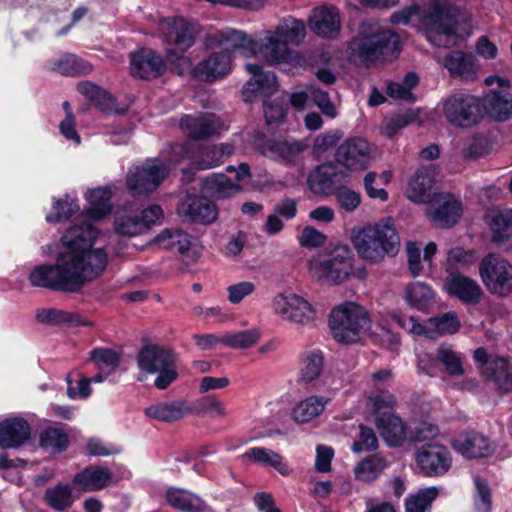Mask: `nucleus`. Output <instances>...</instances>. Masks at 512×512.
<instances>
[{"mask_svg":"<svg viewBox=\"0 0 512 512\" xmlns=\"http://www.w3.org/2000/svg\"><path fill=\"white\" fill-rule=\"evenodd\" d=\"M99 232L89 222L70 227L62 236L64 249L53 265H38L29 274L32 286L53 291L76 292L104 272L106 252L93 249Z\"/></svg>","mask_w":512,"mask_h":512,"instance_id":"obj_1","label":"nucleus"},{"mask_svg":"<svg viewBox=\"0 0 512 512\" xmlns=\"http://www.w3.org/2000/svg\"><path fill=\"white\" fill-rule=\"evenodd\" d=\"M414 15H417L426 39L439 47L454 45L459 33L464 31L461 25L470 21L469 15L451 0H430L422 10L417 6H408L395 11L390 16V22L406 25Z\"/></svg>","mask_w":512,"mask_h":512,"instance_id":"obj_2","label":"nucleus"},{"mask_svg":"<svg viewBox=\"0 0 512 512\" xmlns=\"http://www.w3.org/2000/svg\"><path fill=\"white\" fill-rule=\"evenodd\" d=\"M243 40V32L235 29H225L208 35L204 45L210 53L194 66L193 77L212 83L230 74L232 53L242 49Z\"/></svg>","mask_w":512,"mask_h":512,"instance_id":"obj_3","label":"nucleus"},{"mask_svg":"<svg viewBox=\"0 0 512 512\" xmlns=\"http://www.w3.org/2000/svg\"><path fill=\"white\" fill-rule=\"evenodd\" d=\"M399 52V36L378 24L364 25L361 32L349 43L350 57L366 67L392 60Z\"/></svg>","mask_w":512,"mask_h":512,"instance_id":"obj_4","label":"nucleus"},{"mask_svg":"<svg viewBox=\"0 0 512 512\" xmlns=\"http://www.w3.org/2000/svg\"><path fill=\"white\" fill-rule=\"evenodd\" d=\"M351 241L359 257L371 263L394 256L400 247V237L390 218L354 230Z\"/></svg>","mask_w":512,"mask_h":512,"instance_id":"obj_5","label":"nucleus"},{"mask_svg":"<svg viewBox=\"0 0 512 512\" xmlns=\"http://www.w3.org/2000/svg\"><path fill=\"white\" fill-rule=\"evenodd\" d=\"M354 258L346 247L336 248L330 254L318 253L308 262L310 275L322 283L339 285L351 277L365 279L364 267L354 268Z\"/></svg>","mask_w":512,"mask_h":512,"instance_id":"obj_6","label":"nucleus"},{"mask_svg":"<svg viewBox=\"0 0 512 512\" xmlns=\"http://www.w3.org/2000/svg\"><path fill=\"white\" fill-rule=\"evenodd\" d=\"M329 326L337 342L354 344L368 335L371 321L362 306L354 302H346L331 311Z\"/></svg>","mask_w":512,"mask_h":512,"instance_id":"obj_7","label":"nucleus"},{"mask_svg":"<svg viewBox=\"0 0 512 512\" xmlns=\"http://www.w3.org/2000/svg\"><path fill=\"white\" fill-rule=\"evenodd\" d=\"M159 32L168 58L176 57L190 66L183 54L195 44L200 27L183 17H168L159 21Z\"/></svg>","mask_w":512,"mask_h":512,"instance_id":"obj_8","label":"nucleus"},{"mask_svg":"<svg viewBox=\"0 0 512 512\" xmlns=\"http://www.w3.org/2000/svg\"><path fill=\"white\" fill-rule=\"evenodd\" d=\"M177 355L170 349L157 345H145L137 355L138 368L147 374H156L154 386L159 390L168 388L177 378Z\"/></svg>","mask_w":512,"mask_h":512,"instance_id":"obj_9","label":"nucleus"},{"mask_svg":"<svg viewBox=\"0 0 512 512\" xmlns=\"http://www.w3.org/2000/svg\"><path fill=\"white\" fill-rule=\"evenodd\" d=\"M169 174V167L160 159L146 160L129 169L125 183L129 194L135 198H147L154 193Z\"/></svg>","mask_w":512,"mask_h":512,"instance_id":"obj_10","label":"nucleus"},{"mask_svg":"<svg viewBox=\"0 0 512 512\" xmlns=\"http://www.w3.org/2000/svg\"><path fill=\"white\" fill-rule=\"evenodd\" d=\"M479 274L487 290L498 296L512 294V264L498 254H489L479 264Z\"/></svg>","mask_w":512,"mask_h":512,"instance_id":"obj_11","label":"nucleus"},{"mask_svg":"<svg viewBox=\"0 0 512 512\" xmlns=\"http://www.w3.org/2000/svg\"><path fill=\"white\" fill-rule=\"evenodd\" d=\"M242 50L265 60L270 65L286 63L291 60L292 52L274 31L267 30L261 42H257L243 33Z\"/></svg>","mask_w":512,"mask_h":512,"instance_id":"obj_12","label":"nucleus"},{"mask_svg":"<svg viewBox=\"0 0 512 512\" xmlns=\"http://www.w3.org/2000/svg\"><path fill=\"white\" fill-rule=\"evenodd\" d=\"M442 110L449 123L458 127H471L478 121L480 102L472 95L457 93L443 101Z\"/></svg>","mask_w":512,"mask_h":512,"instance_id":"obj_13","label":"nucleus"},{"mask_svg":"<svg viewBox=\"0 0 512 512\" xmlns=\"http://www.w3.org/2000/svg\"><path fill=\"white\" fill-rule=\"evenodd\" d=\"M271 307L277 316L292 323L307 324L315 316L312 305L295 293L275 295Z\"/></svg>","mask_w":512,"mask_h":512,"instance_id":"obj_14","label":"nucleus"},{"mask_svg":"<svg viewBox=\"0 0 512 512\" xmlns=\"http://www.w3.org/2000/svg\"><path fill=\"white\" fill-rule=\"evenodd\" d=\"M473 358L480 366L482 375L494 382L498 389L504 393L512 391V371L508 361L499 356H488L483 348H477L474 351Z\"/></svg>","mask_w":512,"mask_h":512,"instance_id":"obj_15","label":"nucleus"},{"mask_svg":"<svg viewBox=\"0 0 512 512\" xmlns=\"http://www.w3.org/2000/svg\"><path fill=\"white\" fill-rule=\"evenodd\" d=\"M415 462L420 472L429 477L446 474L452 466V456L448 448L433 443L421 447L415 454Z\"/></svg>","mask_w":512,"mask_h":512,"instance_id":"obj_16","label":"nucleus"},{"mask_svg":"<svg viewBox=\"0 0 512 512\" xmlns=\"http://www.w3.org/2000/svg\"><path fill=\"white\" fill-rule=\"evenodd\" d=\"M461 213V202L449 193H434L427 203L426 216L437 227L453 226Z\"/></svg>","mask_w":512,"mask_h":512,"instance_id":"obj_17","label":"nucleus"},{"mask_svg":"<svg viewBox=\"0 0 512 512\" xmlns=\"http://www.w3.org/2000/svg\"><path fill=\"white\" fill-rule=\"evenodd\" d=\"M370 159L371 146L361 137L347 139L336 152L337 162L352 171L365 169Z\"/></svg>","mask_w":512,"mask_h":512,"instance_id":"obj_18","label":"nucleus"},{"mask_svg":"<svg viewBox=\"0 0 512 512\" xmlns=\"http://www.w3.org/2000/svg\"><path fill=\"white\" fill-rule=\"evenodd\" d=\"M234 153L233 145L222 143L219 145L198 146L195 159L191 167L183 169V175L188 181L194 176L193 170H208L221 165L228 157Z\"/></svg>","mask_w":512,"mask_h":512,"instance_id":"obj_19","label":"nucleus"},{"mask_svg":"<svg viewBox=\"0 0 512 512\" xmlns=\"http://www.w3.org/2000/svg\"><path fill=\"white\" fill-rule=\"evenodd\" d=\"M246 69L253 77L245 84L242 98L245 102H253L258 97H268L278 90V83L274 73H262L259 64H247Z\"/></svg>","mask_w":512,"mask_h":512,"instance_id":"obj_20","label":"nucleus"},{"mask_svg":"<svg viewBox=\"0 0 512 512\" xmlns=\"http://www.w3.org/2000/svg\"><path fill=\"white\" fill-rule=\"evenodd\" d=\"M178 214L185 221L210 224L217 218L216 206L207 198L187 195L178 205Z\"/></svg>","mask_w":512,"mask_h":512,"instance_id":"obj_21","label":"nucleus"},{"mask_svg":"<svg viewBox=\"0 0 512 512\" xmlns=\"http://www.w3.org/2000/svg\"><path fill=\"white\" fill-rule=\"evenodd\" d=\"M443 287L447 294L465 304L475 305L480 302L483 296V290L478 282L459 272L449 273L444 280Z\"/></svg>","mask_w":512,"mask_h":512,"instance_id":"obj_22","label":"nucleus"},{"mask_svg":"<svg viewBox=\"0 0 512 512\" xmlns=\"http://www.w3.org/2000/svg\"><path fill=\"white\" fill-rule=\"evenodd\" d=\"M180 127L187 137L201 140L218 134L224 129V124L213 114H198L182 117Z\"/></svg>","mask_w":512,"mask_h":512,"instance_id":"obj_23","label":"nucleus"},{"mask_svg":"<svg viewBox=\"0 0 512 512\" xmlns=\"http://www.w3.org/2000/svg\"><path fill=\"white\" fill-rule=\"evenodd\" d=\"M309 28L321 38L332 39L337 37L341 31L338 9L327 6L315 8L309 19Z\"/></svg>","mask_w":512,"mask_h":512,"instance_id":"obj_24","label":"nucleus"},{"mask_svg":"<svg viewBox=\"0 0 512 512\" xmlns=\"http://www.w3.org/2000/svg\"><path fill=\"white\" fill-rule=\"evenodd\" d=\"M130 60L131 73L141 79L156 78L166 69L162 57L152 49H140L131 54Z\"/></svg>","mask_w":512,"mask_h":512,"instance_id":"obj_25","label":"nucleus"},{"mask_svg":"<svg viewBox=\"0 0 512 512\" xmlns=\"http://www.w3.org/2000/svg\"><path fill=\"white\" fill-rule=\"evenodd\" d=\"M434 170L432 166L421 167L409 179L405 190L406 197L418 204H427L433 196Z\"/></svg>","mask_w":512,"mask_h":512,"instance_id":"obj_26","label":"nucleus"},{"mask_svg":"<svg viewBox=\"0 0 512 512\" xmlns=\"http://www.w3.org/2000/svg\"><path fill=\"white\" fill-rule=\"evenodd\" d=\"M375 426L382 439L392 447L401 446L408 438L407 427L395 413L376 416Z\"/></svg>","mask_w":512,"mask_h":512,"instance_id":"obj_27","label":"nucleus"},{"mask_svg":"<svg viewBox=\"0 0 512 512\" xmlns=\"http://www.w3.org/2000/svg\"><path fill=\"white\" fill-rule=\"evenodd\" d=\"M113 481L112 472L102 466H88L74 475L72 484L82 492H93L109 486Z\"/></svg>","mask_w":512,"mask_h":512,"instance_id":"obj_28","label":"nucleus"},{"mask_svg":"<svg viewBox=\"0 0 512 512\" xmlns=\"http://www.w3.org/2000/svg\"><path fill=\"white\" fill-rule=\"evenodd\" d=\"M159 248L179 253L184 258L195 261L197 254L192 250L191 237L182 230L165 229L153 240Z\"/></svg>","mask_w":512,"mask_h":512,"instance_id":"obj_29","label":"nucleus"},{"mask_svg":"<svg viewBox=\"0 0 512 512\" xmlns=\"http://www.w3.org/2000/svg\"><path fill=\"white\" fill-rule=\"evenodd\" d=\"M145 415L163 423H174L183 419L190 413V408L185 400H165L151 404L144 410Z\"/></svg>","mask_w":512,"mask_h":512,"instance_id":"obj_30","label":"nucleus"},{"mask_svg":"<svg viewBox=\"0 0 512 512\" xmlns=\"http://www.w3.org/2000/svg\"><path fill=\"white\" fill-rule=\"evenodd\" d=\"M452 445L458 453L467 458L486 457L492 452L488 438L477 432L460 435L453 440Z\"/></svg>","mask_w":512,"mask_h":512,"instance_id":"obj_31","label":"nucleus"},{"mask_svg":"<svg viewBox=\"0 0 512 512\" xmlns=\"http://www.w3.org/2000/svg\"><path fill=\"white\" fill-rule=\"evenodd\" d=\"M30 437V426L21 418H11L0 423V446L14 448L24 444Z\"/></svg>","mask_w":512,"mask_h":512,"instance_id":"obj_32","label":"nucleus"},{"mask_svg":"<svg viewBox=\"0 0 512 512\" xmlns=\"http://www.w3.org/2000/svg\"><path fill=\"white\" fill-rule=\"evenodd\" d=\"M442 64L453 77L463 80H473L476 78L477 64L475 59L462 51L454 50L447 53Z\"/></svg>","mask_w":512,"mask_h":512,"instance_id":"obj_33","label":"nucleus"},{"mask_svg":"<svg viewBox=\"0 0 512 512\" xmlns=\"http://www.w3.org/2000/svg\"><path fill=\"white\" fill-rule=\"evenodd\" d=\"M39 323L49 325H67L70 327H90L92 322L84 316L56 308H42L35 315Z\"/></svg>","mask_w":512,"mask_h":512,"instance_id":"obj_34","label":"nucleus"},{"mask_svg":"<svg viewBox=\"0 0 512 512\" xmlns=\"http://www.w3.org/2000/svg\"><path fill=\"white\" fill-rule=\"evenodd\" d=\"M403 299L409 307L426 311L435 300V292L427 283L414 281L404 287Z\"/></svg>","mask_w":512,"mask_h":512,"instance_id":"obj_35","label":"nucleus"},{"mask_svg":"<svg viewBox=\"0 0 512 512\" xmlns=\"http://www.w3.org/2000/svg\"><path fill=\"white\" fill-rule=\"evenodd\" d=\"M201 189L216 199H226L236 195L240 186L225 174H212L201 180Z\"/></svg>","mask_w":512,"mask_h":512,"instance_id":"obj_36","label":"nucleus"},{"mask_svg":"<svg viewBox=\"0 0 512 512\" xmlns=\"http://www.w3.org/2000/svg\"><path fill=\"white\" fill-rule=\"evenodd\" d=\"M242 458L254 463L262 464L265 467H272L282 476H288L292 472L289 465L284 461V458L280 454L268 448H250L242 455Z\"/></svg>","mask_w":512,"mask_h":512,"instance_id":"obj_37","label":"nucleus"},{"mask_svg":"<svg viewBox=\"0 0 512 512\" xmlns=\"http://www.w3.org/2000/svg\"><path fill=\"white\" fill-rule=\"evenodd\" d=\"M436 360L443 365L451 377H461L465 374V355L454 349L451 344L441 343L436 349Z\"/></svg>","mask_w":512,"mask_h":512,"instance_id":"obj_38","label":"nucleus"},{"mask_svg":"<svg viewBox=\"0 0 512 512\" xmlns=\"http://www.w3.org/2000/svg\"><path fill=\"white\" fill-rule=\"evenodd\" d=\"M305 146L295 140H269L262 148L263 154L275 160L293 161Z\"/></svg>","mask_w":512,"mask_h":512,"instance_id":"obj_39","label":"nucleus"},{"mask_svg":"<svg viewBox=\"0 0 512 512\" xmlns=\"http://www.w3.org/2000/svg\"><path fill=\"white\" fill-rule=\"evenodd\" d=\"M483 107L495 120L505 121L512 114V95L507 91H490L483 99Z\"/></svg>","mask_w":512,"mask_h":512,"instance_id":"obj_40","label":"nucleus"},{"mask_svg":"<svg viewBox=\"0 0 512 512\" xmlns=\"http://www.w3.org/2000/svg\"><path fill=\"white\" fill-rule=\"evenodd\" d=\"M329 398L323 396H310L299 401L292 409L291 415L298 423H307L318 417L325 409Z\"/></svg>","mask_w":512,"mask_h":512,"instance_id":"obj_41","label":"nucleus"},{"mask_svg":"<svg viewBox=\"0 0 512 512\" xmlns=\"http://www.w3.org/2000/svg\"><path fill=\"white\" fill-rule=\"evenodd\" d=\"M388 462L386 458L379 454H373L365 457L354 467L355 479L365 483L375 481L386 469Z\"/></svg>","mask_w":512,"mask_h":512,"instance_id":"obj_42","label":"nucleus"},{"mask_svg":"<svg viewBox=\"0 0 512 512\" xmlns=\"http://www.w3.org/2000/svg\"><path fill=\"white\" fill-rule=\"evenodd\" d=\"M487 222L493 242L502 243L512 237V210L492 211L487 215Z\"/></svg>","mask_w":512,"mask_h":512,"instance_id":"obj_43","label":"nucleus"},{"mask_svg":"<svg viewBox=\"0 0 512 512\" xmlns=\"http://www.w3.org/2000/svg\"><path fill=\"white\" fill-rule=\"evenodd\" d=\"M431 339H437L445 335H453L460 330L461 321L454 311L436 315L428 319Z\"/></svg>","mask_w":512,"mask_h":512,"instance_id":"obj_44","label":"nucleus"},{"mask_svg":"<svg viewBox=\"0 0 512 512\" xmlns=\"http://www.w3.org/2000/svg\"><path fill=\"white\" fill-rule=\"evenodd\" d=\"M78 90L90 102L103 112H112L116 106V100L106 90L91 82H83L78 85Z\"/></svg>","mask_w":512,"mask_h":512,"instance_id":"obj_45","label":"nucleus"},{"mask_svg":"<svg viewBox=\"0 0 512 512\" xmlns=\"http://www.w3.org/2000/svg\"><path fill=\"white\" fill-rule=\"evenodd\" d=\"M166 500L173 508L186 512H200L205 507L200 498L185 490L177 488H170L167 490Z\"/></svg>","mask_w":512,"mask_h":512,"instance_id":"obj_46","label":"nucleus"},{"mask_svg":"<svg viewBox=\"0 0 512 512\" xmlns=\"http://www.w3.org/2000/svg\"><path fill=\"white\" fill-rule=\"evenodd\" d=\"M273 31L287 46L299 45L306 36L304 23L294 18L284 19Z\"/></svg>","mask_w":512,"mask_h":512,"instance_id":"obj_47","label":"nucleus"},{"mask_svg":"<svg viewBox=\"0 0 512 512\" xmlns=\"http://www.w3.org/2000/svg\"><path fill=\"white\" fill-rule=\"evenodd\" d=\"M44 499L49 507L58 512L69 509L74 503L72 488L68 484L48 488Z\"/></svg>","mask_w":512,"mask_h":512,"instance_id":"obj_48","label":"nucleus"},{"mask_svg":"<svg viewBox=\"0 0 512 512\" xmlns=\"http://www.w3.org/2000/svg\"><path fill=\"white\" fill-rule=\"evenodd\" d=\"M112 192L108 188H98L88 193L87 199L90 203L88 215L96 220L102 219L110 213V199Z\"/></svg>","mask_w":512,"mask_h":512,"instance_id":"obj_49","label":"nucleus"},{"mask_svg":"<svg viewBox=\"0 0 512 512\" xmlns=\"http://www.w3.org/2000/svg\"><path fill=\"white\" fill-rule=\"evenodd\" d=\"M439 495L437 487L419 489L405 500V512H428Z\"/></svg>","mask_w":512,"mask_h":512,"instance_id":"obj_50","label":"nucleus"},{"mask_svg":"<svg viewBox=\"0 0 512 512\" xmlns=\"http://www.w3.org/2000/svg\"><path fill=\"white\" fill-rule=\"evenodd\" d=\"M260 336V331L253 328L233 334H225L220 338V341L225 346L233 349H249L259 341Z\"/></svg>","mask_w":512,"mask_h":512,"instance_id":"obj_51","label":"nucleus"},{"mask_svg":"<svg viewBox=\"0 0 512 512\" xmlns=\"http://www.w3.org/2000/svg\"><path fill=\"white\" fill-rule=\"evenodd\" d=\"M114 229L116 233L124 236L133 237L142 234L144 231V223L141 222L138 215L131 214L128 211L119 213L114 221Z\"/></svg>","mask_w":512,"mask_h":512,"instance_id":"obj_52","label":"nucleus"},{"mask_svg":"<svg viewBox=\"0 0 512 512\" xmlns=\"http://www.w3.org/2000/svg\"><path fill=\"white\" fill-rule=\"evenodd\" d=\"M419 78L416 73L406 74L402 82H391L387 85L386 93L396 100L414 101L412 89L416 87Z\"/></svg>","mask_w":512,"mask_h":512,"instance_id":"obj_53","label":"nucleus"},{"mask_svg":"<svg viewBox=\"0 0 512 512\" xmlns=\"http://www.w3.org/2000/svg\"><path fill=\"white\" fill-rule=\"evenodd\" d=\"M418 118L419 112L417 110H408L402 114L386 117L383 122V134L392 138L406 126L415 123Z\"/></svg>","mask_w":512,"mask_h":512,"instance_id":"obj_54","label":"nucleus"},{"mask_svg":"<svg viewBox=\"0 0 512 512\" xmlns=\"http://www.w3.org/2000/svg\"><path fill=\"white\" fill-rule=\"evenodd\" d=\"M52 69L64 75H79L90 72L92 67L76 55L68 54L56 61Z\"/></svg>","mask_w":512,"mask_h":512,"instance_id":"obj_55","label":"nucleus"},{"mask_svg":"<svg viewBox=\"0 0 512 512\" xmlns=\"http://www.w3.org/2000/svg\"><path fill=\"white\" fill-rule=\"evenodd\" d=\"M324 365V357L319 351L308 352L304 355L301 368V378L309 383L317 379Z\"/></svg>","mask_w":512,"mask_h":512,"instance_id":"obj_56","label":"nucleus"},{"mask_svg":"<svg viewBox=\"0 0 512 512\" xmlns=\"http://www.w3.org/2000/svg\"><path fill=\"white\" fill-rule=\"evenodd\" d=\"M91 359L100 371L106 375L114 372L120 364V356L111 349H95L91 351Z\"/></svg>","mask_w":512,"mask_h":512,"instance_id":"obj_57","label":"nucleus"},{"mask_svg":"<svg viewBox=\"0 0 512 512\" xmlns=\"http://www.w3.org/2000/svg\"><path fill=\"white\" fill-rule=\"evenodd\" d=\"M333 196L340 209L347 213L355 212L362 203L361 194L347 186L336 188L333 192Z\"/></svg>","mask_w":512,"mask_h":512,"instance_id":"obj_58","label":"nucleus"},{"mask_svg":"<svg viewBox=\"0 0 512 512\" xmlns=\"http://www.w3.org/2000/svg\"><path fill=\"white\" fill-rule=\"evenodd\" d=\"M368 405L377 415H382L385 410H392L397 405L396 396L388 390H376L369 394Z\"/></svg>","mask_w":512,"mask_h":512,"instance_id":"obj_59","label":"nucleus"},{"mask_svg":"<svg viewBox=\"0 0 512 512\" xmlns=\"http://www.w3.org/2000/svg\"><path fill=\"white\" fill-rule=\"evenodd\" d=\"M195 412L200 415H209L211 417H226L228 412L218 398L214 395H208L198 399L194 405Z\"/></svg>","mask_w":512,"mask_h":512,"instance_id":"obj_60","label":"nucleus"},{"mask_svg":"<svg viewBox=\"0 0 512 512\" xmlns=\"http://www.w3.org/2000/svg\"><path fill=\"white\" fill-rule=\"evenodd\" d=\"M331 167L329 165H322L315 169L308 178L310 189L316 193H325L331 188L333 180L331 177Z\"/></svg>","mask_w":512,"mask_h":512,"instance_id":"obj_61","label":"nucleus"},{"mask_svg":"<svg viewBox=\"0 0 512 512\" xmlns=\"http://www.w3.org/2000/svg\"><path fill=\"white\" fill-rule=\"evenodd\" d=\"M68 436L57 428H48L40 437L41 447L47 450L61 452L68 446Z\"/></svg>","mask_w":512,"mask_h":512,"instance_id":"obj_62","label":"nucleus"},{"mask_svg":"<svg viewBox=\"0 0 512 512\" xmlns=\"http://www.w3.org/2000/svg\"><path fill=\"white\" fill-rule=\"evenodd\" d=\"M477 258L472 250L454 247L447 254V271L449 269L468 268L476 262Z\"/></svg>","mask_w":512,"mask_h":512,"instance_id":"obj_63","label":"nucleus"},{"mask_svg":"<svg viewBox=\"0 0 512 512\" xmlns=\"http://www.w3.org/2000/svg\"><path fill=\"white\" fill-rule=\"evenodd\" d=\"M78 206L69 197L58 199L54 202L53 213L46 217L50 223H58L68 220L76 211Z\"/></svg>","mask_w":512,"mask_h":512,"instance_id":"obj_64","label":"nucleus"}]
</instances>
